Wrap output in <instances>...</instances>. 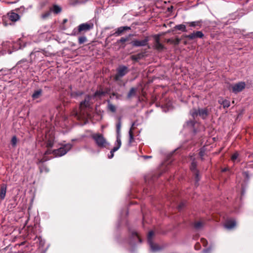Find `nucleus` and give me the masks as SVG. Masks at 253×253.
<instances>
[{"label":"nucleus","mask_w":253,"mask_h":253,"mask_svg":"<svg viewBox=\"0 0 253 253\" xmlns=\"http://www.w3.org/2000/svg\"><path fill=\"white\" fill-rule=\"evenodd\" d=\"M144 158L145 159H149V158H152V156H144Z\"/></svg>","instance_id":"603ef678"},{"label":"nucleus","mask_w":253,"mask_h":253,"mask_svg":"<svg viewBox=\"0 0 253 253\" xmlns=\"http://www.w3.org/2000/svg\"><path fill=\"white\" fill-rule=\"evenodd\" d=\"M11 43L9 42H4L1 43L2 47L4 50H6L8 47H10Z\"/></svg>","instance_id":"f704fd0d"},{"label":"nucleus","mask_w":253,"mask_h":253,"mask_svg":"<svg viewBox=\"0 0 253 253\" xmlns=\"http://www.w3.org/2000/svg\"><path fill=\"white\" fill-rule=\"evenodd\" d=\"M154 235V232L153 231H150L148 235L147 241L150 246L151 250L152 252H157L160 251L161 248L158 245L155 244L153 242L152 238Z\"/></svg>","instance_id":"1a4fd4ad"},{"label":"nucleus","mask_w":253,"mask_h":253,"mask_svg":"<svg viewBox=\"0 0 253 253\" xmlns=\"http://www.w3.org/2000/svg\"><path fill=\"white\" fill-rule=\"evenodd\" d=\"M105 92L102 90H98L95 92L94 97H101L104 95H105Z\"/></svg>","instance_id":"473e14b6"},{"label":"nucleus","mask_w":253,"mask_h":253,"mask_svg":"<svg viewBox=\"0 0 253 253\" xmlns=\"http://www.w3.org/2000/svg\"><path fill=\"white\" fill-rule=\"evenodd\" d=\"M221 105H223L224 108H228L230 106V101L228 100L224 99L222 100Z\"/></svg>","instance_id":"72a5a7b5"},{"label":"nucleus","mask_w":253,"mask_h":253,"mask_svg":"<svg viewBox=\"0 0 253 253\" xmlns=\"http://www.w3.org/2000/svg\"><path fill=\"white\" fill-rule=\"evenodd\" d=\"M132 237H133L134 238H136V239H137L139 240V242L140 243H141V242H142V241H141V239H140V237L139 236V235H138V234H137L136 232H133V233H132Z\"/></svg>","instance_id":"a19ab883"},{"label":"nucleus","mask_w":253,"mask_h":253,"mask_svg":"<svg viewBox=\"0 0 253 253\" xmlns=\"http://www.w3.org/2000/svg\"><path fill=\"white\" fill-rule=\"evenodd\" d=\"M204 225V222L201 221H197L194 223V227L196 229H201Z\"/></svg>","instance_id":"7c9ffc66"},{"label":"nucleus","mask_w":253,"mask_h":253,"mask_svg":"<svg viewBox=\"0 0 253 253\" xmlns=\"http://www.w3.org/2000/svg\"><path fill=\"white\" fill-rule=\"evenodd\" d=\"M143 55L141 53L137 54L136 55H132L131 56V59L132 60L134 61H138L139 60L141 59Z\"/></svg>","instance_id":"c756f323"},{"label":"nucleus","mask_w":253,"mask_h":253,"mask_svg":"<svg viewBox=\"0 0 253 253\" xmlns=\"http://www.w3.org/2000/svg\"><path fill=\"white\" fill-rule=\"evenodd\" d=\"M128 40V38H124V37H122L120 39V40H119V41H118V42H122V43H124L125 42H126V41H127Z\"/></svg>","instance_id":"79ce46f5"},{"label":"nucleus","mask_w":253,"mask_h":253,"mask_svg":"<svg viewBox=\"0 0 253 253\" xmlns=\"http://www.w3.org/2000/svg\"><path fill=\"white\" fill-rule=\"evenodd\" d=\"M7 186L5 184H2L0 185V198L1 200H3L5 198Z\"/></svg>","instance_id":"aec40b11"},{"label":"nucleus","mask_w":253,"mask_h":253,"mask_svg":"<svg viewBox=\"0 0 253 253\" xmlns=\"http://www.w3.org/2000/svg\"><path fill=\"white\" fill-rule=\"evenodd\" d=\"M211 249H207L205 250H204V253H209L210 252Z\"/></svg>","instance_id":"09e8293b"},{"label":"nucleus","mask_w":253,"mask_h":253,"mask_svg":"<svg viewBox=\"0 0 253 253\" xmlns=\"http://www.w3.org/2000/svg\"><path fill=\"white\" fill-rule=\"evenodd\" d=\"M239 154L237 152H236L234 153L231 156V159L232 161H233L234 163H235L236 162H239L240 161V159H239Z\"/></svg>","instance_id":"393cba45"},{"label":"nucleus","mask_w":253,"mask_h":253,"mask_svg":"<svg viewBox=\"0 0 253 253\" xmlns=\"http://www.w3.org/2000/svg\"><path fill=\"white\" fill-rule=\"evenodd\" d=\"M149 41V38L146 37L143 40H133L131 43L133 46L135 47L144 46L148 44Z\"/></svg>","instance_id":"9b49d317"},{"label":"nucleus","mask_w":253,"mask_h":253,"mask_svg":"<svg viewBox=\"0 0 253 253\" xmlns=\"http://www.w3.org/2000/svg\"><path fill=\"white\" fill-rule=\"evenodd\" d=\"M197 163L194 160L192 161L190 166V169L193 172L195 176V180L196 182H198L200 180L199 177V171L196 169Z\"/></svg>","instance_id":"ddd939ff"},{"label":"nucleus","mask_w":253,"mask_h":253,"mask_svg":"<svg viewBox=\"0 0 253 253\" xmlns=\"http://www.w3.org/2000/svg\"><path fill=\"white\" fill-rule=\"evenodd\" d=\"M121 126H122L121 120V118H119L118 122L116 124V132H117L116 142H119V144L120 142H121Z\"/></svg>","instance_id":"2eb2a0df"},{"label":"nucleus","mask_w":253,"mask_h":253,"mask_svg":"<svg viewBox=\"0 0 253 253\" xmlns=\"http://www.w3.org/2000/svg\"><path fill=\"white\" fill-rule=\"evenodd\" d=\"M17 142V139L16 137L15 136H13L12 137V139L11 140V145L13 147H15Z\"/></svg>","instance_id":"e433bc0d"},{"label":"nucleus","mask_w":253,"mask_h":253,"mask_svg":"<svg viewBox=\"0 0 253 253\" xmlns=\"http://www.w3.org/2000/svg\"><path fill=\"white\" fill-rule=\"evenodd\" d=\"M246 87V84L244 82H240L235 84H229L228 89L230 91L236 94L241 92Z\"/></svg>","instance_id":"423d86ee"},{"label":"nucleus","mask_w":253,"mask_h":253,"mask_svg":"<svg viewBox=\"0 0 253 253\" xmlns=\"http://www.w3.org/2000/svg\"><path fill=\"white\" fill-rule=\"evenodd\" d=\"M137 91V89L134 87H132L130 88L129 92L127 94V97L128 98H130L132 96H134L136 94V92Z\"/></svg>","instance_id":"a878e982"},{"label":"nucleus","mask_w":253,"mask_h":253,"mask_svg":"<svg viewBox=\"0 0 253 253\" xmlns=\"http://www.w3.org/2000/svg\"><path fill=\"white\" fill-rule=\"evenodd\" d=\"M200 248V244L199 243H197L195 246V248L196 250H199Z\"/></svg>","instance_id":"49530a36"},{"label":"nucleus","mask_w":253,"mask_h":253,"mask_svg":"<svg viewBox=\"0 0 253 253\" xmlns=\"http://www.w3.org/2000/svg\"><path fill=\"white\" fill-rule=\"evenodd\" d=\"M78 3V1H76L74 3H72L73 5H75L76 3Z\"/></svg>","instance_id":"13d9d810"},{"label":"nucleus","mask_w":253,"mask_h":253,"mask_svg":"<svg viewBox=\"0 0 253 253\" xmlns=\"http://www.w3.org/2000/svg\"><path fill=\"white\" fill-rule=\"evenodd\" d=\"M20 18L19 15L15 12L9 13L7 16L3 17L2 22L4 26H6L8 25H11V23L9 22L8 21L11 22H16L19 20Z\"/></svg>","instance_id":"39448f33"},{"label":"nucleus","mask_w":253,"mask_h":253,"mask_svg":"<svg viewBox=\"0 0 253 253\" xmlns=\"http://www.w3.org/2000/svg\"><path fill=\"white\" fill-rule=\"evenodd\" d=\"M112 96H115L117 99H119L120 95L117 93L113 92L110 96V98H112Z\"/></svg>","instance_id":"c03bdc74"},{"label":"nucleus","mask_w":253,"mask_h":253,"mask_svg":"<svg viewBox=\"0 0 253 253\" xmlns=\"http://www.w3.org/2000/svg\"><path fill=\"white\" fill-rule=\"evenodd\" d=\"M51 13V10L49 9V11H47L45 12L44 13L42 14V17L43 19H45L47 17H48V16H49L50 15Z\"/></svg>","instance_id":"58836bf2"},{"label":"nucleus","mask_w":253,"mask_h":253,"mask_svg":"<svg viewBox=\"0 0 253 253\" xmlns=\"http://www.w3.org/2000/svg\"><path fill=\"white\" fill-rule=\"evenodd\" d=\"M223 100V99H219V100H218V103L221 105L222 100Z\"/></svg>","instance_id":"5fc2aeb1"},{"label":"nucleus","mask_w":253,"mask_h":253,"mask_svg":"<svg viewBox=\"0 0 253 253\" xmlns=\"http://www.w3.org/2000/svg\"><path fill=\"white\" fill-rule=\"evenodd\" d=\"M91 137L97 147L100 148H107L109 146V143L102 134L99 133H93L91 135Z\"/></svg>","instance_id":"f03ea898"},{"label":"nucleus","mask_w":253,"mask_h":253,"mask_svg":"<svg viewBox=\"0 0 253 253\" xmlns=\"http://www.w3.org/2000/svg\"><path fill=\"white\" fill-rule=\"evenodd\" d=\"M34 246L37 247V249H38L39 251H41V253H44L45 251L43 249L45 244L44 240H43L41 236H36L34 240Z\"/></svg>","instance_id":"9d476101"},{"label":"nucleus","mask_w":253,"mask_h":253,"mask_svg":"<svg viewBox=\"0 0 253 253\" xmlns=\"http://www.w3.org/2000/svg\"><path fill=\"white\" fill-rule=\"evenodd\" d=\"M204 35L202 31H196L191 34L188 35V39L190 40H194L197 38L202 39L204 37Z\"/></svg>","instance_id":"dca6fc26"},{"label":"nucleus","mask_w":253,"mask_h":253,"mask_svg":"<svg viewBox=\"0 0 253 253\" xmlns=\"http://www.w3.org/2000/svg\"><path fill=\"white\" fill-rule=\"evenodd\" d=\"M42 90L41 89L35 91L33 93V100L38 98L42 95Z\"/></svg>","instance_id":"cd10ccee"},{"label":"nucleus","mask_w":253,"mask_h":253,"mask_svg":"<svg viewBox=\"0 0 253 253\" xmlns=\"http://www.w3.org/2000/svg\"><path fill=\"white\" fill-rule=\"evenodd\" d=\"M121 144L122 142H120L119 144V142H116L115 146H114V148L110 151V154L108 155V157L109 159H111L114 157V152L117 151L120 148Z\"/></svg>","instance_id":"6ab92c4d"},{"label":"nucleus","mask_w":253,"mask_h":253,"mask_svg":"<svg viewBox=\"0 0 253 253\" xmlns=\"http://www.w3.org/2000/svg\"><path fill=\"white\" fill-rule=\"evenodd\" d=\"M175 29L178 30L182 31V32H187L186 26L185 25H183V24H179V25H176L175 26Z\"/></svg>","instance_id":"c85d7f7f"},{"label":"nucleus","mask_w":253,"mask_h":253,"mask_svg":"<svg viewBox=\"0 0 253 253\" xmlns=\"http://www.w3.org/2000/svg\"><path fill=\"white\" fill-rule=\"evenodd\" d=\"M155 47L159 50H162L164 48V45L160 42V38L158 35L155 36Z\"/></svg>","instance_id":"a211bd4d"},{"label":"nucleus","mask_w":253,"mask_h":253,"mask_svg":"<svg viewBox=\"0 0 253 253\" xmlns=\"http://www.w3.org/2000/svg\"><path fill=\"white\" fill-rule=\"evenodd\" d=\"M47 124L41 123L40 128L38 130L37 138L38 145L45 146L48 150L44 153L45 155L51 153L49 148L53 146L54 142V129L49 127Z\"/></svg>","instance_id":"f257e3e1"},{"label":"nucleus","mask_w":253,"mask_h":253,"mask_svg":"<svg viewBox=\"0 0 253 253\" xmlns=\"http://www.w3.org/2000/svg\"><path fill=\"white\" fill-rule=\"evenodd\" d=\"M188 36V35H183L182 37L188 39V37H187Z\"/></svg>","instance_id":"6e6d98bb"},{"label":"nucleus","mask_w":253,"mask_h":253,"mask_svg":"<svg viewBox=\"0 0 253 253\" xmlns=\"http://www.w3.org/2000/svg\"><path fill=\"white\" fill-rule=\"evenodd\" d=\"M39 168H40V171L41 172L48 171V169L46 168V166H44L43 165L39 166Z\"/></svg>","instance_id":"4c0bfd02"},{"label":"nucleus","mask_w":253,"mask_h":253,"mask_svg":"<svg viewBox=\"0 0 253 253\" xmlns=\"http://www.w3.org/2000/svg\"><path fill=\"white\" fill-rule=\"evenodd\" d=\"M172 8H173V6H171L170 7L168 8V10H169V11H170V10L171 9H172Z\"/></svg>","instance_id":"4d7b16f0"},{"label":"nucleus","mask_w":253,"mask_h":253,"mask_svg":"<svg viewBox=\"0 0 253 253\" xmlns=\"http://www.w3.org/2000/svg\"><path fill=\"white\" fill-rule=\"evenodd\" d=\"M46 160H47V159H45L44 158L39 161V164L42 163L43 162L46 161Z\"/></svg>","instance_id":"de8ad7c7"},{"label":"nucleus","mask_w":253,"mask_h":253,"mask_svg":"<svg viewBox=\"0 0 253 253\" xmlns=\"http://www.w3.org/2000/svg\"><path fill=\"white\" fill-rule=\"evenodd\" d=\"M183 206V204H181V205H179L178 209L180 210L182 208Z\"/></svg>","instance_id":"864d4df0"},{"label":"nucleus","mask_w":253,"mask_h":253,"mask_svg":"<svg viewBox=\"0 0 253 253\" xmlns=\"http://www.w3.org/2000/svg\"><path fill=\"white\" fill-rule=\"evenodd\" d=\"M190 114L194 119L199 116L202 119H205L208 116L209 112L207 108L198 109L194 108L190 111Z\"/></svg>","instance_id":"20e7f679"},{"label":"nucleus","mask_w":253,"mask_h":253,"mask_svg":"<svg viewBox=\"0 0 253 253\" xmlns=\"http://www.w3.org/2000/svg\"><path fill=\"white\" fill-rule=\"evenodd\" d=\"M134 126V123H133L129 131V143H132L134 141V137H133V132H132V129H133Z\"/></svg>","instance_id":"bb28decb"},{"label":"nucleus","mask_w":253,"mask_h":253,"mask_svg":"<svg viewBox=\"0 0 253 253\" xmlns=\"http://www.w3.org/2000/svg\"><path fill=\"white\" fill-rule=\"evenodd\" d=\"M72 115H74L75 116H78V112L77 111H75L73 114Z\"/></svg>","instance_id":"3c124183"},{"label":"nucleus","mask_w":253,"mask_h":253,"mask_svg":"<svg viewBox=\"0 0 253 253\" xmlns=\"http://www.w3.org/2000/svg\"><path fill=\"white\" fill-rule=\"evenodd\" d=\"M129 71L128 68L124 65L120 66L117 69V74L114 76L116 81H119L121 78L125 76Z\"/></svg>","instance_id":"6e6552de"},{"label":"nucleus","mask_w":253,"mask_h":253,"mask_svg":"<svg viewBox=\"0 0 253 253\" xmlns=\"http://www.w3.org/2000/svg\"><path fill=\"white\" fill-rule=\"evenodd\" d=\"M116 3H121L123 0H113Z\"/></svg>","instance_id":"8fccbe9b"},{"label":"nucleus","mask_w":253,"mask_h":253,"mask_svg":"<svg viewBox=\"0 0 253 253\" xmlns=\"http://www.w3.org/2000/svg\"><path fill=\"white\" fill-rule=\"evenodd\" d=\"M130 30V27L128 26H122L116 29V31L113 34L110 35V36H114L116 37L121 36L125 31Z\"/></svg>","instance_id":"f8f14e48"},{"label":"nucleus","mask_w":253,"mask_h":253,"mask_svg":"<svg viewBox=\"0 0 253 253\" xmlns=\"http://www.w3.org/2000/svg\"><path fill=\"white\" fill-rule=\"evenodd\" d=\"M225 170H226V169H224L223 170V171H224Z\"/></svg>","instance_id":"bf43d9fd"},{"label":"nucleus","mask_w":253,"mask_h":253,"mask_svg":"<svg viewBox=\"0 0 253 253\" xmlns=\"http://www.w3.org/2000/svg\"><path fill=\"white\" fill-rule=\"evenodd\" d=\"M194 121L190 120L186 122V125L188 127H192L194 126Z\"/></svg>","instance_id":"ea45409f"},{"label":"nucleus","mask_w":253,"mask_h":253,"mask_svg":"<svg viewBox=\"0 0 253 253\" xmlns=\"http://www.w3.org/2000/svg\"><path fill=\"white\" fill-rule=\"evenodd\" d=\"M201 241L204 246L206 247L208 245V241H207L206 239L204 238H202L201 239Z\"/></svg>","instance_id":"37998d69"},{"label":"nucleus","mask_w":253,"mask_h":253,"mask_svg":"<svg viewBox=\"0 0 253 253\" xmlns=\"http://www.w3.org/2000/svg\"><path fill=\"white\" fill-rule=\"evenodd\" d=\"M205 152L203 150H201L199 152V155L201 157V159H203V157L204 156Z\"/></svg>","instance_id":"a18cd8bd"},{"label":"nucleus","mask_w":253,"mask_h":253,"mask_svg":"<svg viewBox=\"0 0 253 253\" xmlns=\"http://www.w3.org/2000/svg\"><path fill=\"white\" fill-rule=\"evenodd\" d=\"M67 119V117L65 115L62 114H57L55 118V122L56 123L59 122L61 121H65Z\"/></svg>","instance_id":"412c9836"},{"label":"nucleus","mask_w":253,"mask_h":253,"mask_svg":"<svg viewBox=\"0 0 253 253\" xmlns=\"http://www.w3.org/2000/svg\"><path fill=\"white\" fill-rule=\"evenodd\" d=\"M72 145L71 144H67L58 149L54 150L52 151L53 155L56 156H62L67 153L72 148Z\"/></svg>","instance_id":"0eeeda50"},{"label":"nucleus","mask_w":253,"mask_h":253,"mask_svg":"<svg viewBox=\"0 0 253 253\" xmlns=\"http://www.w3.org/2000/svg\"><path fill=\"white\" fill-rule=\"evenodd\" d=\"M106 29H109V28H106Z\"/></svg>","instance_id":"052dcab7"},{"label":"nucleus","mask_w":253,"mask_h":253,"mask_svg":"<svg viewBox=\"0 0 253 253\" xmlns=\"http://www.w3.org/2000/svg\"><path fill=\"white\" fill-rule=\"evenodd\" d=\"M90 96H86L84 98V101L81 103L80 107L81 111H82L84 108H87L90 106L89 101L90 100Z\"/></svg>","instance_id":"f3484780"},{"label":"nucleus","mask_w":253,"mask_h":253,"mask_svg":"<svg viewBox=\"0 0 253 253\" xmlns=\"http://www.w3.org/2000/svg\"><path fill=\"white\" fill-rule=\"evenodd\" d=\"M236 226V221L233 218L227 219L224 223V226L227 229H232Z\"/></svg>","instance_id":"4468645a"},{"label":"nucleus","mask_w":253,"mask_h":253,"mask_svg":"<svg viewBox=\"0 0 253 253\" xmlns=\"http://www.w3.org/2000/svg\"><path fill=\"white\" fill-rule=\"evenodd\" d=\"M180 40H181L178 38H176L174 40L168 39L167 40V42H170L175 45H178L179 43Z\"/></svg>","instance_id":"2f4dec72"},{"label":"nucleus","mask_w":253,"mask_h":253,"mask_svg":"<svg viewBox=\"0 0 253 253\" xmlns=\"http://www.w3.org/2000/svg\"><path fill=\"white\" fill-rule=\"evenodd\" d=\"M107 103H108V106H107L108 109L113 113L115 112L116 111V106L115 105H114L113 104H112L111 103L110 100H108Z\"/></svg>","instance_id":"b1692460"},{"label":"nucleus","mask_w":253,"mask_h":253,"mask_svg":"<svg viewBox=\"0 0 253 253\" xmlns=\"http://www.w3.org/2000/svg\"><path fill=\"white\" fill-rule=\"evenodd\" d=\"M50 10L51 12H53L55 14H58L61 11V8L57 5H54L50 8Z\"/></svg>","instance_id":"4be33fe9"},{"label":"nucleus","mask_w":253,"mask_h":253,"mask_svg":"<svg viewBox=\"0 0 253 253\" xmlns=\"http://www.w3.org/2000/svg\"><path fill=\"white\" fill-rule=\"evenodd\" d=\"M201 21H193V22H187V24L190 27H196L197 26H201Z\"/></svg>","instance_id":"5701e85b"},{"label":"nucleus","mask_w":253,"mask_h":253,"mask_svg":"<svg viewBox=\"0 0 253 253\" xmlns=\"http://www.w3.org/2000/svg\"><path fill=\"white\" fill-rule=\"evenodd\" d=\"M87 41V38L85 36L80 37L78 39V42L80 44H83Z\"/></svg>","instance_id":"c9c22d12"},{"label":"nucleus","mask_w":253,"mask_h":253,"mask_svg":"<svg viewBox=\"0 0 253 253\" xmlns=\"http://www.w3.org/2000/svg\"><path fill=\"white\" fill-rule=\"evenodd\" d=\"M94 27L93 23L91 21L84 23L79 25L78 27V29H74L73 31V35L74 36L78 35L82 32H87L92 29Z\"/></svg>","instance_id":"7ed1b4c3"}]
</instances>
